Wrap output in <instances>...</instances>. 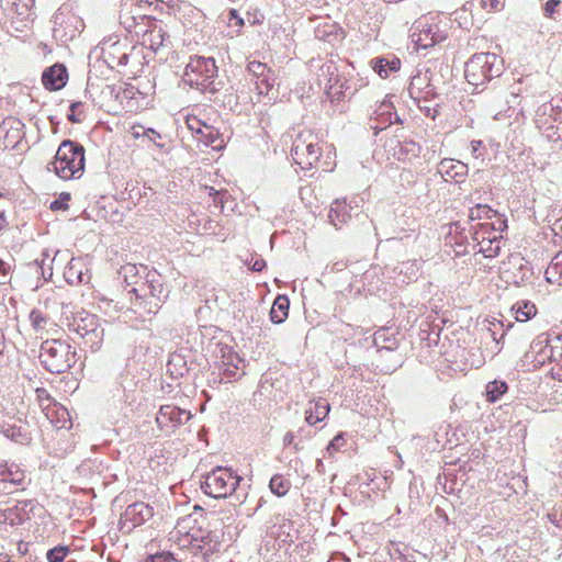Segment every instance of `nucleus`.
Wrapping results in <instances>:
<instances>
[{
  "label": "nucleus",
  "mask_w": 562,
  "mask_h": 562,
  "mask_svg": "<svg viewBox=\"0 0 562 562\" xmlns=\"http://www.w3.org/2000/svg\"><path fill=\"white\" fill-rule=\"evenodd\" d=\"M30 317L34 327L38 328L42 326L44 318L37 312H32Z\"/></svg>",
  "instance_id": "nucleus-41"
},
{
  "label": "nucleus",
  "mask_w": 562,
  "mask_h": 562,
  "mask_svg": "<svg viewBox=\"0 0 562 562\" xmlns=\"http://www.w3.org/2000/svg\"><path fill=\"white\" fill-rule=\"evenodd\" d=\"M68 80V71L63 64L47 67L42 74V82L45 89L56 91L65 87Z\"/></svg>",
  "instance_id": "nucleus-13"
},
{
  "label": "nucleus",
  "mask_w": 562,
  "mask_h": 562,
  "mask_svg": "<svg viewBox=\"0 0 562 562\" xmlns=\"http://www.w3.org/2000/svg\"><path fill=\"white\" fill-rule=\"evenodd\" d=\"M68 549L66 547H57L47 552L48 562H63L66 558Z\"/></svg>",
  "instance_id": "nucleus-35"
},
{
  "label": "nucleus",
  "mask_w": 562,
  "mask_h": 562,
  "mask_svg": "<svg viewBox=\"0 0 562 562\" xmlns=\"http://www.w3.org/2000/svg\"><path fill=\"white\" fill-rule=\"evenodd\" d=\"M482 145V142L481 140H473L471 143V147H472V153L475 154L476 150L479 149V147Z\"/></svg>",
  "instance_id": "nucleus-46"
},
{
  "label": "nucleus",
  "mask_w": 562,
  "mask_h": 562,
  "mask_svg": "<svg viewBox=\"0 0 562 562\" xmlns=\"http://www.w3.org/2000/svg\"><path fill=\"white\" fill-rule=\"evenodd\" d=\"M69 120L75 121L74 114L68 115Z\"/></svg>",
  "instance_id": "nucleus-58"
},
{
  "label": "nucleus",
  "mask_w": 562,
  "mask_h": 562,
  "mask_svg": "<svg viewBox=\"0 0 562 562\" xmlns=\"http://www.w3.org/2000/svg\"><path fill=\"white\" fill-rule=\"evenodd\" d=\"M270 70L271 69L266 64L257 60L249 61L247 65V71L251 81L257 77H262L265 72Z\"/></svg>",
  "instance_id": "nucleus-31"
},
{
  "label": "nucleus",
  "mask_w": 562,
  "mask_h": 562,
  "mask_svg": "<svg viewBox=\"0 0 562 562\" xmlns=\"http://www.w3.org/2000/svg\"><path fill=\"white\" fill-rule=\"evenodd\" d=\"M209 143H210L211 145H213V144L215 143V139H214V138H210Z\"/></svg>",
  "instance_id": "nucleus-59"
},
{
  "label": "nucleus",
  "mask_w": 562,
  "mask_h": 562,
  "mask_svg": "<svg viewBox=\"0 0 562 562\" xmlns=\"http://www.w3.org/2000/svg\"><path fill=\"white\" fill-rule=\"evenodd\" d=\"M504 71V60L494 53H476L465 63L464 76L475 88L484 86Z\"/></svg>",
  "instance_id": "nucleus-1"
},
{
  "label": "nucleus",
  "mask_w": 562,
  "mask_h": 562,
  "mask_svg": "<svg viewBox=\"0 0 562 562\" xmlns=\"http://www.w3.org/2000/svg\"><path fill=\"white\" fill-rule=\"evenodd\" d=\"M138 0H125L123 9L120 13V23L128 31L135 34L143 33L149 25V21H154L145 14H133L131 7L135 5Z\"/></svg>",
  "instance_id": "nucleus-9"
},
{
  "label": "nucleus",
  "mask_w": 562,
  "mask_h": 562,
  "mask_svg": "<svg viewBox=\"0 0 562 562\" xmlns=\"http://www.w3.org/2000/svg\"><path fill=\"white\" fill-rule=\"evenodd\" d=\"M440 171L453 179H457L462 178L468 173V166L461 161L445 159L440 162Z\"/></svg>",
  "instance_id": "nucleus-20"
},
{
  "label": "nucleus",
  "mask_w": 562,
  "mask_h": 562,
  "mask_svg": "<svg viewBox=\"0 0 562 562\" xmlns=\"http://www.w3.org/2000/svg\"><path fill=\"white\" fill-rule=\"evenodd\" d=\"M289 301L285 296H278L270 311L271 321L279 324L284 321L288 315Z\"/></svg>",
  "instance_id": "nucleus-25"
},
{
  "label": "nucleus",
  "mask_w": 562,
  "mask_h": 562,
  "mask_svg": "<svg viewBox=\"0 0 562 562\" xmlns=\"http://www.w3.org/2000/svg\"><path fill=\"white\" fill-rule=\"evenodd\" d=\"M233 20H235V25H244V20L237 14V11L234 9L229 11V21Z\"/></svg>",
  "instance_id": "nucleus-42"
},
{
  "label": "nucleus",
  "mask_w": 562,
  "mask_h": 562,
  "mask_svg": "<svg viewBox=\"0 0 562 562\" xmlns=\"http://www.w3.org/2000/svg\"><path fill=\"white\" fill-rule=\"evenodd\" d=\"M239 477L234 476L228 470L218 468L212 471L205 479V492L213 497H226L237 487Z\"/></svg>",
  "instance_id": "nucleus-7"
},
{
  "label": "nucleus",
  "mask_w": 562,
  "mask_h": 562,
  "mask_svg": "<svg viewBox=\"0 0 562 562\" xmlns=\"http://www.w3.org/2000/svg\"><path fill=\"white\" fill-rule=\"evenodd\" d=\"M5 562H10L9 560H7Z\"/></svg>",
  "instance_id": "nucleus-61"
},
{
  "label": "nucleus",
  "mask_w": 562,
  "mask_h": 562,
  "mask_svg": "<svg viewBox=\"0 0 562 562\" xmlns=\"http://www.w3.org/2000/svg\"><path fill=\"white\" fill-rule=\"evenodd\" d=\"M170 37L165 27L156 20L149 21L148 27L143 32V45L157 53L170 45Z\"/></svg>",
  "instance_id": "nucleus-11"
},
{
  "label": "nucleus",
  "mask_w": 562,
  "mask_h": 562,
  "mask_svg": "<svg viewBox=\"0 0 562 562\" xmlns=\"http://www.w3.org/2000/svg\"><path fill=\"white\" fill-rule=\"evenodd\" d=\"M101 59L110 69L124 72L131 58L139 55L135 46L116 37H109L101 43Z\"/></svg>",
  "instance_id": "nucleus-5"
},
{
  "label": "nucleus",
  "mask_w": 562,
  "mask_h": 562,
  "mask_svg": "<svg viewBox=\"0 0 562 562\" xmlns=\"http://www.w3.org/2000/svg\"><path fill=\"white\" fill-rule=\"evenodd\" d=\"M85 150L80 145L65 140L57 149L55 159L50 162L53 170L61 179L79 178L85 167Z\"/></svg>",
  "instance_id": "nucleus-2"
},
{
  "label": "nucleus",
  "mask_w": 562,
  "mask_h": 562,
  "mask_svg": "<svg viewBox=\"0 0 562 562\" xmlns=\"http://www.w3.org/2000/svg\"><path fill=\"white\" fill-rule=\"evenodd\" d=\"M53 210H59V209H67V205L61 202V201H55L52 203V206H50Z\"/></svg>",
  "instance_id": "nucleus-45"
},
{
  "label": "nucleus",
  "mask_w": 562,
  "mask_h": 562,
  "mask_svg": "<svg viewBox=\"0 0 562 562\" xmlns=\"http://www.w3.org/2000/svg\"><path fill=\"white\" fill-rule=\"evenodd\" d=\"M65 278L70 284L88 282L90 279L81 271L79 262L74 259L70 260L65 270Z\"/></svg>",
  "instance_id": "nucleus-23"
},
{
  "label": "nucleus",
  "mask_w": 562,
  "mask_h": 562,
  "mask_svg": "<svg viewBox=\"0 0 562 562\" xmlns=\"http://www.w3.org/2000/svg\"><path fill=\"white\" fill-rule=\"evenodd\" d=\"M132 94H133V89H126V90L124 91V93H123L124 98H131V99H133Z\"/></svg>",
  "instance_id": "nucleus-48"
},
{
  "label": "nucleus",
  "mask_w": 562,
  "mask_h": 562,
  "mask_svg": "<svg viewBox=\"0 0 562 562\" xmlns=\"http://www.w3.org/2000/svg\"><path fill=\"white\" fill-rule=\"evenodd\" d=\"M37 400L40 402V406L43 408V406H47V404L53 403L50 400L49 394L44 389H37Z\"/></svg>",
  "instance_id": "nucleus-38"
},
{
  "label": "nucleus",
  "mask_w": 562,
  "mask_h": 562,
  "mask_svg": "<svg viewBox=\"0 0 562 562\" xmlns=\"http://www.w3.org/2000/svg\"><path fill=\"white\" fill-rule=\"evenodd\" d=\"M75 350L60 340H50L42 344L40 358L47 370L63 373L75 363Z\"/></svg>",
  "instance_id": "nucleus-4"
},
{
  "label": "nucleus",
  "mask_w": 562,
  "mask_h": 562,
  "mask_svg": "<svg viewBox=\"0 0 562 562\" xmlns=\"http://www.w3.org/2000/svg\"><path fill=\"white\" fill-rule=\"evenodd\" d=\"M43 412L50 423L56 424L60 428H66L69 422V414L65 407L57 403H49L47 406H43Z\"/></svg>",
  "instance_id": "nucleus-19"
},
{
  "label": "nucleus",
  "mask_w": 562,
  "mask_h": 562,
  "mask_svg": "<svg viewBox=\"0 0 562 562\" xmlns=\"http://www.w3.org/2000/svg\"><path fill=\"white\" fill-rule=\"evenodd\" d=\"M187 123L190 130L200 132V122L196 119H188Z\"/></svg>",
  "instance_id": "nucleus-43"
},
{
  "label": "nucleus",
  "mask_w": 562,
  "mask_h": 562,
  "mask_svg": "<svg viewBox=\"0 0 562 562\" xmlns=\"http://www.w3.org/2000/svg\"><path fill=\"white\" fill-rule=\"evenodd\" d=\"M329 404L325 401H317L314 406L306 411V422L311 425L323 420L329 413Z\"/></svg>",
  "instance_id": "nucleus-22"
},
{
  "label": "nucleus",
  "mask_w": 562,
  "mask_h": 562,
  "mask_svg": "<svg viewBox=\"0 0 562 562\" xmlns=\"http://www.w3.org/2000/svg\"><path fill=\"white\" fill-rule=\"evenodd\" d=\"M562 278V250L552 259L551 265L546 270V279L550 283H555Z\"/></svg>",
  "instance_id": "nucleus-26"
},
{
  "label": "nucleus",
  "mask_w": 562,
  "mask_h": 562,
  "mask_svg": "<svg viewBox=\"0 0 562 562\" xmlns=\"http://www.w3.org/2000/svg\"><path fill=\"white\" fill-rule=\"evenodd\" d=\"M13 267L14 258L10 254L0 257V283H5L10 279V272Z\"/></svg>",
  "instance_id": "nucleus-29"
},
{
  "label": "nucleus",
  "mask_w": 562,
  "mask_h": 562,
  "mask_svg": "<svg viewBox=\"0 0 562 562\" xmlns=\"http://www.w3.org/2000/svg\"><path fill=\"white\" fill-rule=\"evenodd\" d=\"M218 192L215 191L213 188H210V195H217Z\"/></svg>",
  "instance_id": "nucleus-55"
},
{
  "label": "nucleus",
  "mask_w": 562,
  "mask_h": 562,
  "mask_svg": "<svg viewBox=\"0 0 562 562\" xmlns=\"http://www.w3.org/2000/svg\"><path fill=\"white\" fill-rule=\"evenodd\" d=\"M349 215L346 212V204L344 201L336 200L331 206L328 214L329 222L334 226H338L342 223L347 222Z\"/></svg>",
  "instance_id": "nucleus-24"
},
{
  "label": "nucleus",
  "mask_w": 562,
  "mask_h": 562,
  "mask_svg": "<svg viewBox=\"0 0 562 562\" xmlns=\"http://www.w3.org/2000/svg\"><path fill=\"white\" fill-rule=\"evenodd\" d=\"M266 266V262L262 260V259H258L256 260L252 266H251V269L254 271H261L263 269V267Z\"/></svg>",
  "instance_id": "nucleus-44"
},
{
  "label": "nucleus",
  "mask_w": 562,
  "mask_h": 562,
  "mask_svg": "<svg viewBox=\"0 0 562 562\" xmlns=\"http://www.w3.org/2000/svg\"><path fill=\"white\" fill-rule=\"evenodd\" d=\"M434 34L431 33L430 23L418 21L415 26V32L412 34V41L417 48H429L435 46L432 41Z\"/></svg>",
  "instance_id": "nucleus-17"
},
{
  "label": "nucleus",
  "mask_w": 562,
  "mask_h": 562,
  "mask_svg": "<svg viewBox=\"0 0 562 562\" xmlns=\"http://www.w3.org/2000/svg\"><path fill=\"white\" fill-rule=\"evenodd\" d=\"M431 33L434 34L432 41L435 45L446 41L448 34L446 30H441L437 23H430Z\"/></svg>",
  "instance_id": "nucleus-36"
},
{
  "label": "nucleus",
  "mask_w": 562,
  "mask_h": 562,
  "mask_svg": "<svg viewBox=\"0 0 562 562\" xmlns=\"http://www.w3.org/2000/svg\"><path fill=\"white\" fill-rule=\"evenodd\" d=\"M369 65L380 78L386 79L400 71L402 61L394 54H386L372 58Z\"/></svg>",
  "instance_id": "nucleus-12"
},
{
  "label": "nucleus",
  "mask_w": 562,
  "mask_h": 562,
  "mask_svg": "<svg viewBox=\"0 0 562 562\" xmlns=\"http://www.w3.org/2000/svg\"><path fill=\"white\" fill-rule=\"evenodd\" d=\"M5 225L4 213L0 212V229Z\"/></svg>",
  "instance_id": "nucleus-49"
},
{
  "label": "nucleus",
  "mask_w": 562,
  "mask_h": 562,
  "mask_svg": "<svg viewBox=\"0 0 562 562\" xmlns=\"http://www.w3.org/2000/svg\"><path fill=\"white\" fill-rule=\"evenodd\" d=\"M166 0H161V2H165Z\"/></svg>",
  "instance_id": "nucleus-60"
},
{
  "label": "nucleus",
  "mask_w": 562,
  "mask_h": 562,
  "mask_svg": "<svg viewBox=\"0 0 562 562\" xmlns=\"http://www.w3.org/2000/svg\"><path fill=\"white\" fill-rule=\"evenodd\" d=\"M83 325H78L80 335L89 342L92 347L99 346L103 338V328L100 327L97 319L93 316H89L82 319Z\"/></svg>",
  "instance_id": "nucleus-16"
},
{
  "label": "nucleus",
  "mask_w": 562,
  "mask_h": 562,
  "mask_svg": "<svg viewBox=\"0 0 562 562\" xmlns=\"http://www.w3.org/2000/svg\"><path fill=\"white\" fill-rule=\"evenodd\" d=\"M289 487H290L289 482L285 481L280 475H274L270 480V490L272 491V493L277 494L278 496H282V495L286 494V492L289 491Z\"/></svg>",
  "instance_id": "nucleus-32"
},
{
  "label": "nucleus",
  "mask_w": 562,
  "mask_h": 562,
  "mask_svg": "<svg viewBox=\"0 0 562 562\" xmlns=\"http://www.w3.org/2000/svg\"><path fill=\"white\" fill-rule=\"evenodd\" d=\"M345 445V439L342 435H337L327 446V452L329 456L333 454V452L340 450V448Z\"/></svg>",
  "instance_id": "nucleus-37"
},
{
  "label": "nucleus",
  "mask_w": 562,
  "mask_h": 562,
  "mask_svg": "<svg viewBox=\"0 0 562 562\" xmlns=\"http://www.w3.org/2000/svg\"><path fill=\"white\" fill-rule=\"evenodd\" d=\"M153 516V509L144 503H135L130 505L122 515V524L126 526L131 522V527L143 524Z\"/></svg>",
  "instance_id": "nucleus-15"
},
{
  "label": "nucleus",
  "mask_w": 562,
  "mask_h": 562,
  "mask_svg": "<svg viewBox=\"0 0 562 562\" xmlns=\"http://www.w3.org/2000/svg\"><path fill=\"white\" fill-rule=\"evenodd\" d=\"M23 480V473L19 470L13 471L11 468H4L0 471V481L20 483Z\"/></svg>",
  "instance_id": "nucleus-33"
},
{
  "label": "nucleus",
  "mask_w": 562,
  "mask_h": 562,
  "mask_svg": "<svg viewBox=\"0 0 562 562\" xmlns=\"http://www.w3.org/2000/svg\"><path fill=\"white\" fill-rule=\"evenodd\" d=\"M507 386L504 382H490L486 386V396L491 402H495L506 391Z\"/></svg>",
  "instance_id": "nucleus-30"
},
{
  "label": "nucleus",
  "mask_w": 562,
  "mask_h": 562,
  "mask_svg": "<svg viewBox=\"0 0 562 562\" xmlns=\"http://www.w3.org/2000/svg\"><path fill=\"white\" fill-rule=\"evenodd\" d=\"M0 5L8 14L24 15L27 4H21V0H1Z\"/></svg>",
  "instance_id": "nucleus-28"
},
{
  "label": "nucleus",
  "mask_w": 562,
  "mask_h": 562,
  "mask_svg": "<svg viewBox=\"0 0 562 562\" xmlns=\"http://www.w3.org/2000/svg\"><path fill=\"white\" fill-rule=\"evenodd\" d=\"M293 441V435L292 434H286L285 437H284V442L285 443H291Z\"/></svg>",
  "instance_id": "nucleus-50"
},
{
  "label": "nucleus",
  "mask_w": 562,
  "mask_h": 562,
  "mask_svg": "<svg viewBox=\"0 0 562 562\" xmlns=\"http://www.w3.org/2000/svg\"><path fill=\"white\" fill-rule=\"evenodd\" d=\"M7 436H8V437H11V438H12L13 440H15V441H19V439L15 437V436H18V432L12 431V434H9V431H8V432H7Z\"/></svg>",
  "instance_id": "nucleus-53"
},
{
  "label": "nucleus",
  "mask_w": 562,
  "mask_h": 562,
  "mask_svg": "<svg viewBox=\"0 0 562 562\" xmlns=\"http://www.w3.org/2000/svg\"><path fill=\"white\" fill-rule=\"evenodd\" d=\"M491 7L495 10H498L502 7V2L499 0H491Z\"/></svg>",
  "instance_id": "nucleus-47"
},
{
  "label": "nucleus",
  "mask_w": 562,
  "mask_h": 562,
  "mask_svg": "<svg viewBox=\"0 0 562 562\" xmlns=\"http://www.w3.org/2000/svg\"><path fill=\"white\" fill-rule=\"evenodd\" d=\"M530 276V268L524 263V258L519 255H513L504 262L502 278L508 282L519 285Z\"/></svg>",
  "instance_id": "nucleus-10"
},
{
  "label": "nucleus",
  "mask_w": 562,
  "mask_h": 562,
  "mask_svg": "<svg viewBox=\"0 0 562 562\" xmlns=\"http://www.w3.org/2000/svg\"><path fill=\"white\" fill-rule=\"evenodd\" d=\"M7 436H8V437H11V438H12L13 440H15V441H19V439L15 437V436H18V432L12 431V434H9V431H8V432H7Z\"/></svg>",
  "instance_id": "nucleus-52"
},
{
  "label": "nucleus",
  "mask_w": 562,
  "mask_h": 562,
  "mask_svg": "<svg viewBox=\"0 0 562 562\" xmlns=\"http://www.w3.org/2000/svg\"><path fill=\"white\" fill-rule=\"evenodd\" d=\"M216 75L217 67L213 57L192 56L186 66L183 81L202 92H214L213 79Z\"/></svg>",
  "instance_id": "nucleus-3"
},
{
  "label": "nucleus",
  "mask_w": 562,
  "mask_h": 562,
  "mask_svg": "<svg viewBox=\"0 0 562 562\" xmlns=\"http://www.w3.org/2000/svg\"><path fill=\"white\" fill-rule=\"evenodd\" d=\"M134 269H135V268H134V266H128V267H125V268H124V272H125V273L133 272V271H134Z\"/></svg>",
  "instance_id": "nucleus-54"
},
{
  "label": "nucleus",
  "mask_w": 562,
  "mask_h": 562,
  "mask_svg": "<svg viewBox=\"0 0 562 562\" xmlns=\"http://www.w3.org/2000/svg\"><path fill=\"white\" fill-rule=\"evenodd\" d=\"M191 418V414L172 405L161 406L157 415V423L161 428L181 425Z\"/></svg>",
  "instance_id": "nucleus-14"
},
{
  "label": "nucleus",
  "mask_w": 562,
  "mask_h": 562,
  "mask_svg": "<svg viewBox=\"0 0 562 562\" xmlns=\"http://www.w3.org/2000/svg\"><path fill=\"white\" fill-rule=\"evenodd\" d=\"M85 27L81 18L76 14L58 11L54 14V36L63 42L72 41Z\"/></svg>",
  "instance_id": "nucleus-8"
},
{
  "label": "nucleus",
  "mask_w": 562,
  "mask_h": 562,
  "mask_svg": "<svg viewBox=\"0 0 562 562\" xmlns=\"http://www.w3.org/2000/svg\"><path fill=\"white\" fill-rule=\"evenodd\" d=\"M382 106H385V105H393L392 101L390 98H385L383 100V102L381 103Z\"/></svg>",
  "instance_id": "nucleus-51"
},
{
  "label": "nucleus",
  "mask_w": 562,
  "mask_h": 562,
  "mask_svg": "<svg viewBox=\"0 0 562 562\" xmlns=\"http://www.w3.org/2000/svg\"><path fill=\"white\" fill-rule=\"evenodd\" d=\"M70 105L77 106V105H82V103L81 102H74Z\"/></svg>",
  "instance_id": "nucleus-57"
},
{
  "label": "nucleus",
  "mask_w": 562,
  "mask_h": 562,
  "mask_svg": "<svg viewBox=\"0 0 562 562\" xmlns=\"http://www.w3.org/2000/svg\"><path fill=\"white\" fill-rule=\"evenodd\" d=\"M274 74L272 70L265 72L262 77H257L252 80L254 89L258 97L268 95L274 85Z\"/></svg>",
  "instance_id": "nucleus-21"
},
{
  "label": "nucleus",
  "mask_w": 562,
  "mask_h": 562,
  "mask_svg": "<svg viewBox=\"0 0 562 562\" xmlns=\"http://www.w3.org/2000/svg\"><path fill=\"white\" fill-rule=\"evenodd\" d=\"M512 310L515 312V317L518 322H526L537 313L535 304L529 302H518Z\"/></svg>",
  "instance_id": "nucleus-27"
},
{
  "label": "nucleus",
  "mask_w": 562,
  "mask_h": 562,
  "mask_svg": "<svg viewBox=\"0 0 562 562\" xmlns=\"http://www.w3.org/2000/svg\"><path fill=\"white\" fill-rule=\"evenodd\" d=\"M379 116L383 120V122H389L390 124L393 122H402L400 116L396 113H392L390 111L379 114Z\"/></svg>",
  "instance_id": "nucleus-40"
},
{
  "label": "nucleus",
  "mask_w": 562,
  "mask_h": 562,
  "mask_svg": "<svg viewBox=\"0 0 562 562\" xmlns=\"http://www.w3.org/2000/svg\"><path fill=\"white\" fill-rule=\"evenodd\" d=\"M493 211L486 205H476L470 212V218L472 221L482 220V218H491V213Z\"/></svg>",
  "instance_id": "nucleus-34"
},
{
  "label": "nucleus",
  "mask_w": 562,
  "mask_h": 562,
  "mask_svg": "<svg viewBox=\"0 0 562 562\" xmlns=\"http://www.w3.org/2000/svg\"><path fill=\"white\" fill-rule=\"evenodd\" d=\"M292 157L303 169L311 168L321 157L318 137L311 131L300 133L294 140Z\"/></svg>",
  "instance_id": "nucleus-6"
},
{
  "label": "nucleus",
  "mask_w": 562,
  "mask_h": 562,
  "mask_svg": "<svg viewBox=\"0 0 562 562\" xmlns=\"http://www.w3.org/2000/svg\"><path fill=\"white\" fill-rule=\"evenodd\" d=\"M213 147H214L215 149H221V148H223V145H222V144H220V145H213Z\"/></svg>",
  "instance_id": "nucleus-56"
},
{
  "label": "nucleus",
  "mask_w": 562,
  "mask_h": 562,
  "mask_svg": "<svg viewBox=\"0 0 562 562\" xmlns=\"http://www.w3.org/2000/svg\"><path fill=\"white\" fill-rule=\"evenodd\" d=\"M424 83V79L420 77H414L408 87L409 97L417 104L420 102H429L431 101V97H434L432 89L427 85L425 89H422V85Z\"/></svg>",
  "instance_id": "nucleus-18"
},
{
  "label": "nucleus",
  "mask_w": 562,
  "mask_h": 562,
  "mask_svg": "<svg viewBox=\"0 0 562 562\" xmlns=\"http://www.w3.org/2000/svg\"><path fill=\"white\" fill-rule=\"evenodd\" d=\"M559 4L560 0H548L544 4V15L551 18Z\"/></svg>",
  "instance_id": "nucleus-39"
}]
</instances>
